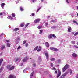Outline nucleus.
Listing matches in <instances>:
<instances>
[{"instance_id":"nucleus-1","label":"nucleus","mask_w":78,"mask_h":78,"mask_svg":"<svg viewBox=\"0 0 78 78\" xmlns=\"http://www.w3.org/2000/svg\"><path fill=\"white\" fill-rule=\"evenodd\" d=\"M14 66L11 67V66L10 65H8L6 66L7 69L10 71L14 69Z\"/></svg>"},{"instance_id":"nucleus-2","label":"nucleus","mask_w":78,"mask_h":78,"mask_svg":"<svg viewBox=\"0 0 78 78\" xmlns=\"http://www.w3.org/2000/svg\"><path fill=\"white\" fill-rule=\"evenodd\" d=\"M69 65L66 64L62 69L63 72H64L66 69L69 68Z\"/></svg>"},{"instance_id":"nucleus-3","label":"nucleus","mask_w":78,"mask_h":78,"mask_svg":"<svg viewBox=\"0 0 78 78\" xmlns=\"http://www.w3.org/2000/svg\"><path fill=\"white\" fill-rule=\"evenodd\" d=\"M21 60L20 58H15L14 59V61L15 62H17V61H18V62H20Z\"/></svg>"},{"instance_id":"nucleus-4","label":"nucleus","mask_w":78,"mask_h":78,"mask_svg":"<svg viewBox=\"0 0 78 78\" xmlns=\"http://www.w3.org/2000/svg\"><path fill=\"white\" fill-rule=\"evenodd\" d=\"M50 50H53L55 51H58V50L55 48H50Z\"/></svg>"},{"instance_id":"nucleus-5","label":"nucleus","mask_w":78,"mask_h":78,"mask_svg":"<svg viewBox=\"0 0 78 78\" xmlns=\"http://www.w3.org/2000/svg\"><path fill=\"white\" fill-rule=\"evenodd\" d=\"M28 57L26 56V57H25L24 58V59H23V62H26V61H27V60H28Z\"/></svg>"},{"instance_id":"nucleus-6","label":"nucleus","mask_w":78,"mask_h":78,"mask_svg":"<svg viewBox=\"0 0 78 78\" xmlns=\"http://www.w3.org/2000/svg\"><path fill=\"white\" fill-rule=\"evenodd\" d=\"M16 78V76H14V75H10L9 76L8 78Z\"/></svg>"},{"instance_id":"nucleus-7","label":"nucleus","mask_w":78,"mask_h":78,"mask_svg":"<svg viewBox=\"0 0 78 78\" xmlns=\"http://www.w3.org/2000/svg\"><path fill=\"white\" fill-rule=\"evenodd\" d=\"M61 75V71H59V70L58 71V74L57 75V78H59V76H60Z\"/></svg>"},{"instance_id":"nucleus-8","label":"nucleus","mask_w":78,"mask_h":78,"mask_svg":"<svg viewBox=\"0 0 78 78\" xmlns=\"http://www.w3.org/2000/svg\"><path fill=\"white\" fill-rule=\"evenodd\" d=\"M39 21H40V19H36L34 21L35 23H37L38 22H39Z\"/></svg>"},{"instance_id":"nucleus-9","label":"nucleus","mask_w":78,"mask_h":78,"mask_svg":"<svg viewBox=\"0 0 78 78\" xmlns=\"http://www.w3.org/2000/svg\"><path fill=\"white\" fill-rule=\"evenodd\" d=\"M68 73H69V72H66L65 73L62 75V76H63V77L65 76H66V75H67Z\"/></svg>"},{"instance_id":"nucleus-10","label":"nucleus","mask_w":78,"mask_h":78,"mask_svg":"<svg viewBox=\"0 0 78 78\" xmlns=\"http://www.w3.org/2000/svg\"><path fill=\"white\" fill-rule=\"evenodd\" d=\"M5 3H2L1 4V6L2 8L3 9V8H4V6H5Z\"/></svg>"},{"instance_id":"nucleus-11","label":"nucleus","mask_w":78,"mask_h":78,"mask_svg":"<svg viewBox=\"0 0 78 78\" xmlns=\"http://www.w3.org/2000/svg\"><path fill=\"white\" fill-rule=\"evenodd\" d=\"M72 56L73 57H77V56H78L75 53L73 54Z\"/></svg>"},{"instance_id":"nucleus-12","label":"nucleus","mask_w":78,"mask_h":78,"mask_svg":"<svg viewBox=\"0 0 78 78\" xmlns=\"http://www.w3.org/2000/svg\"><path fill=\"white\" fill-rule=\"evenodd\" d=\"M45 46L47 47H49V44L48 42H46L45 44Z\"/></svg>"},{"instance_id":"nucleus-13","label":"nucleus","mask_w":78,"mask_h":78,"mask_svg":"<svg viewBox=\"0 0 78 78\" xmlns=\"http://www.w3.org/2000/svg\"><path fill=\"white\" fill-rule=\"evenodd\" d=\"M5 45H2L1 47V50H2L3 49H4V48H5Z\"/></svg>"},{"instance_id":"nucleus-14","label":"nucleus","mask_w":78,"mask_h":78,"mask_svg":"<svg viewBox=\"0 0 78 78\" xmlns=\"http://www.w3.org/2000/svg\"><path fill=\"white\" fill-rule=\"evenodd\" d=\"M45 55L46 56V58L48 59V53H46L45 54Z\"/></svg>"},{"instance_id":"nucleus-15","label":"nucleus","mask_w":78,"mask_h":78,"mask_svg":"<svg viewBox=\"0 0 78 78\" xmlns=\"http://www.w3.org/2000/svg\"><path fill=\"white\" fill-rule=\"evenodd\" d=\"M3 58H1L0 60V66L2 65V62H3Z\"/></svg>"},{"instance_id":"nucleus-16","label":"nucleus","mask_w":78,"mask_h":78,"mask_svg":"<svg viewBox=\"0 0 78 78\" xmlns=\"http://www.w3.org/2000/svg\"><path fill=\"white\" fill-rule=\"evenodd\" d=\"M52 34H51L48 36V37L49 39H50V38H52Z\"/></svg>"},{"instance_id":"nucleus-17","label":"nucleus","mask_w":78,"mask_h":78,"mask_svg":"<svg viewBox=\"0 0 78 78\" xmlns=\"http://www.w3.org/2000/svg\"><path fill=\"white\" fill-rule=\"evenodd\" d=\"M7 18L8 19H10V20H12V17L10 16H8Z\"/></svg>"},{"instance_id":"nucleus-18","label":"nucleus","mask_w":78,"mask_h":78,"mask_svg":"<svg viewBox=\"0 0 78 78\" xmlns=\"http://www.w3.org/2000/svg\"><path fill=\"white\" fill-rule=\"evenodd\" d=\"M12 16L13 17H16V14L15 13H12Z\"/></svg>"},{"instance_id":"nucleus-19","label":"nucleus","mask_w":78,"mask_h":78,"mask_svg":"<svg viewBox=\"0 0 78 78\" xmlns=\"http://www.w3.org/2000/svg\"><path fill=\"white\" fill-rule=\"evenodd\" d=\"M72 28L70 27H69L68 28V32H70V30H71Z\"/></svg>"},{"instance_id":"nucleus-20","label":"nucleus","mask_w":78,"mask_h":78,"mask_svg":"<svg viewBox=\"0 0 78 78\" xmlns=\"http://www.w3.org/2000/svg\"><path fill=\"white\" fill-rule=\"evenodd\" d=\"M7 47H10V46H11V44H9V43H7Z\"/></svg>"},{"instance_id":"nucleus-21","label":"nucleus","mask_w":78,"mask_h":78,"mask_svg":"<svg viewBox=\"0 0 78 78\" xmlns=\"http://www.w3.org/2000/svg\"><path fill=\"white\" fill-rule=\"evenodd\" d=\"M34 72H33L32 73L31 75H30V78H32V77H33V74H34Z\"/></svg>"},{"instance_id":"nucleus-22","label":"nucleus","mask_w":78,"mask_h":78,"mask_svg":"<svg viewBox=\"0 0 78 78\" xmlns=\"http://www.w3.org/2000/svg\"><path fill=\"white\" fill-rule=\"evenodd\" d=\"M78 32H77L74 34V36H76V35H78Z\"/></svg>"},{"instance_id":"nucleus-23","label":"nucleus","mask_w":78,"mask_h":78,"mask_svg":"<svg viewBox=\"0 0 78 78\" xmlns=\"http://www.w3.org/2000/svg\"><path fill=\"white\" fill-rule=\"evenodd\" d=\"M50 60L51 61H55V58H51Z\"/></svg>"},{"instance_id":"nucleus-24","label":"nucleus","mask_w":78,"mask_h":78,"mask_svg":"<svg viewBox=\"0 0 78 78\" xmlns=\"http://www.w3.org/2000/svg\"><path fill=\"white\" fill-rule=\"evenodd\" d=\"M38 48V46H37L34 49V50H35V51L37 50Z\"/></svg>"},{"instance_id":"nucleus-25","label":"nucleus","mask_w":78,"mask_h":78,"mask_svg":"<svg viewBox=\"0 0 78 78\" xmlns=\"http://www.w3.org/2000/svg\"><path fill=\"white\" fill-rule=\"evenodd\" d=\"M19 30V28H16L14 29V31H17Z\"/></svg>"},{"instance_id":"nucleus-26","label":"nucleus","mask_w":78,"mask_h":78,"mask_svg":"<svg viewBox=\"0 0 78 78\" xmlns=\"http://www.w3.org/2000/svg\"><path fill=\"white\" fill-rule=\"evenodd\" d=\"M33 67H36V63H33Z\"/></svg>"},{"instance_id":"nucleus-27","label":"nucleus","mask_w":78,"mask_h":78,"mask_svg":"<svg viewBox=\"0 0 78 78\" xmlns=\"http://www.w3.org/2000/svg\"><path fill=\"white\" fill-rule=\"evenodd\" d=\"M20 10H21V11H23V9L22 7H20Z\"/></svg>"},{"instance_id":"nucleus-28","label":"nucleus","mask_w":78,"mask_h":78,"mask_svg":"<svg viewBox=\"0 0 78 78\" xmlns=\"http://www.w3.org/2000/svg\"><path fill=\"white\" fill-rule=\"evenodd\" d=\"M52 36L53 37H54V38H56V35H55L53 34Z\"/></svg>"},{"instance_id":"nucleus-29","label":"nucleus","mask_w":78,"mask_h":78,"mask_svg":"<svg viewBox=\"0 0 78 78\" xmlns=\"http://www.w3.org/2000/svg\"><path fill=\"white\" fill-rule=\"evenodd\" d=\"M48 25V23H46L45 24V27H47V25Z\"/></svg>"},{"instance_id":"nucleus-30","label":"nucleus","mask_w":78,"mask_h":78,"mask_svg":"<svg viewBox=\"0 0 78 78\" xmlns=\"http://www.w3.org/2000/svg\"><path fill=\"white\" fill-rule=\"evenodd\" d=\"M42 31H43V30H41L40 31V34H41L42 33Z\"/></svg>"},{"instance_id":"nucleus-31","label":"nucleus","mask_w":78,"mask_h":78,"mask_svg":"<svg viewBox=\"0 0 78 78\" xmlns=\"http://www.w3.org/2000/svg\"><path fill=\"white\" fill-rule=\"evenodd\" d=\"M51 28H53V29H54V28H56V27L54 26H52L51 27Z\"/></svg>"},{"instance_id":"nucleus-32","label":"nucleus","mask_w":78,"mask_h":78,"mask_svg":"<svg viewBox=\"0 0 78 78\" xmlns=\"http://www.w3.org/2000/svg\"><path fill=\"white\" fill-rule=\"evenodd\" d=\"M71 43L72 44H75V41H73L71 42Z\"/></svg>"},{"instance_id":"nucleus-33","label":"nucleus","mask_w":78,"mask_h":78,"mask_svg":"<svg viewBox=\"0 0 78 78\" xmlns=\"http://www.w3.org/2000/svg\"><path fill=\"white\" fill-rule=\"evenodd\" d=\"M73 23H76L77 24V25H78V23H77V22L75 21H73Z\"/></svg>"},{"instance_id":"nucleus-34","label":"nucleus","mask_w":78,"mask_h":78,"mask_svg":"<svg viewBox=\"0 0 78 78\" xmlns=\"http://www.w3.org/2000/svg\"><path fill=\"white\" fill-rule=\"evenodd\" d=\"M52 70H56V68H52L51 69Z\"/></svg>"},{"instance_id":"nucleus-35","label":"nucleus","mask_w":78,"mask_h":78,"mask_svg":"<svg viewBox=\"0 0 78 78\" xmlns=\"http://www.w3.org/2000/svg\"><path fill=\"white\" fill-rule=\"evenodd\" d=\"M27 69H28V68H27L26 69H25L23 70V72H24V73H25V72H26V70H27Z\"/></svg>"},{"instance_id":"nucleus-36","label":"nucleus","mask_w":78,"mask_h":78,"mask_svg":"<svg viewBox=\"0 0 78 78\" xmlns=\"http://www.w3.org/2000/svg\"><path fill=\"white\" fill-rule=\"evenodd\" d=\"M40 9H41V8H38V9H37V12H39V10H40Z\"/></svg>"},{"instance_id":"nucleus-37","label":"nucleus","mask_w":78,"mask_h":78,"mask_svg":"<svg viewBox=\"0 0 78 78\" xmlns=\"http://www.w3.org/2000/svg\"><path fill=\"white\" fill-rule=\"evenodd\" d=\"M26 42H27V41L25 40H24L23 42V44H25L26 43Z\"/></svg>"},{"instance_id":"nucleus-38","label":"nucleus","mask_w":78,"mask_h":78,"mask_svg":"<svg viewBox=\"0 0 78 78\" xmlns=\"http://www.w3.org/2000/svg\"><path fill=\"white\" fill-rule=\"evenodd\" d=\"M30 24V23H28L26 25V27H28V25Z\"/></svg>"},{"instance_id":"nucleus-39","label":"nucleus","mask_w":78,"mask_h":78,"mask_svg":"<svg viewBox=\"0 0 78 78\" xmlns=\"http://www.w3.org/2000/svg\"><path fill=\"white\" fill-rule=\"evenodd\" d=\"M39 49H40V50H42V47H41V46H39Z\"/></svg>"},{"instance_id":"nucleus-40","label":"nucleus","mask_w":78,"mask_h":78,"mask_svg":"<svg viewBox=\"0 0 78 78\" xmlns=\"http://www.w3.org/2000/svg\"><path fill=\"white\" fill-rule=\"evenodd\" d=\"M24 26V25H23V24H21L20 26L21 27H23Z\"/></svg>"},{"instance_id":"nucleus-41","label":"nucleus","mask_w":78,"mask_h":78,"mask_svg":"<svg viewBox=\"0 0 78 78\" xmlns=\"http://www.w3.org/2000/svg\"><path fill=\"white\" fill-rule=\"evenodd\" d=\"M36 0H32V1L33 2V3H34L35 2H36Z\"/></svg>"},{"instance_id":"nucleus-42","label":"nucleus","mask_w":78,"mask_h":78,"mask_svg":"<svg viewBox=\"0 0 78 78\" xmlns=\"http://www.w3.org/2000/svg\"><path fill=\"white\" fill-rule=\"evenodd\" d=\"M74 47H75V48H78V47H77V46L74 45Z\"/></svg>"},{"instance_id":"nucleus-43","label":"nucleus","mask_w":78,"mask_h":78,"mask_svg":"<svg viewBox=\"0 0 78 78\" xmlns=\"http://www.w3.org/2000/svg\"><path fill=\"white\" fill-rule=\"evenodd\" d=\"M53 64L52 63H51V67H53Z\"/></svg>"},{"instance_id":"nucleus-44","label":"nucleus","mask_w":78,"mask_h":78,"mask_svg":"<svg viewBox=\"0 0 78 78\" xmlns=\"http://www.w3.org/2000/svg\"><path fill=\"white\" fill-rule=\"evenodd\" d=\"M41 28H42V27H41V26H38V29H40Z\"/></svg>"},{"instance_id":"nucleus-45","label":"nucleus","mask_w":78,"mask_h":78,"mask_svg":"<svg viewBox=\"0 0 78 78\" xmlns=\"http://www.w3.org/2000/svg\"><path fill=\"white\" fill-rule=\"evenodd\" d=\"M20 48H21V47H20V46H19L17 48V50H19V49H20Z\"/></svg>"},{"instance_id":"nucleus-46","label":"nucleus","mask_w":78,"mask_h":78,"mask_svg":"<svg viewBox=\"0 0 78 78\" xmlns=\"http://www.w3.org/2000/svg\"><path fill=\"white\" fill-rule=\"evenodd\" d=\"M28 43H26V47H28Z\"/></svg>"},{"instance_id":"nucleus-47","label":"nucleus","mask_w":78,"mask_h":78,"mask_svg":"<svg viewBox=\"0 0 78 78\" xmlns=\"http://www.w3.org/2000/svg\"><path fill=\"white\" fill-rule=\"evenodd\" d=\"M39 59L41 61V57H39Z\"/></svg>"},{"instance_id":"nucleus-48","label":"nucleus","mask_w":78,"mask_h":78,"mask_svg":"<svg viewBox=\"0 0 78 78\" xmlns=\"http://www.w3.org/2000/svg\"><path fill=\"white\" fill-rule=\"evenodd\" d=\"M6 42H9V40H6Z\"/></svg>"},{"instance_id":"nucleus-49","label":"nucleus","mask_w":78,"mask_h":78,"mask_svg":"<svg viewBox=\"0 0 78 78\" xmlns=\"http://www.w3.org/2000/svg\"><path fill=\"white\" fill-rule=\"evenodd\" d=\"M41 49H38L37 50V51H38V52L40 51H41Z\"/></svg>"},{"instance_id":"nucleus-50","label":"nucleus","mask_w":78,"mask_h":78,"mask_svg":"<svg viewBox=\"0 0 78 78\" xmlns=\"http://www.w3.org/2000/svg\"><path fill=\"white\" fill-rule=\"evenodd\" d=\"M34 13H32V16H34Z\"/></svg>"},{"instance_id":"nucleus-51","label":"nucleus","mask_w":78,"mask_h":78,"mask_svg":"<svg viewBox=\"0 0 78 78\" xmlns=\"http://www.w3.org/2000/svg\"><path fill=\"white\" fill-rule=\"evenodd\" d=\"M20 66H23V63H22L20 64Z\"/></svg>"},{"instance_id":"nucleus-52","label":"nucleus","mask_w":78,"mask_h":78,"mask_svg":"<svg viewBox=\"0 0 78 78\" xmlns=\"http://www.w3.org/2000/svg\"><path fill=\"white\" fill-rule=\"evenodd\" d=\"M66 2L67 3H69V1H68V0H66Z\"/></svg>"},{"instance_id":"nucleus-53","label":"nucleus","mask_w":78,"mask_h":78,"mask_svg":"<svg viewBox=\"0 0 78 78\" xmlns=\"http://www.w3.org/2000/svg\"><path fill=\"white\" fill-rule=\"evenodd\" d=\"M58 73V72H57V71H55V73Z\"/></svg>"},{"instance_id":"nucleus-54","label":"nucleus","mask_w":78,"mask_h":78,"mask_svg":"<svg viewBox=\"0 0 78 78\" xmlns=\"http://www.w3.org/2000/svg\"><path fill=\"white\" fill-rule=\"evenodd\" d=\"M2 70H3L2 69H0V72H2Z\"/></svg>"},{"instance_id":"nucleus-55","label":"nucleus","mask_w":78,"mask_h":78,"mask_svg":"<svg viewBox=\"0 0 78 78\" xmlns=\"http://www.w3.org/2000/svg\"><path fill=\"white\" fill-rule=\"evenodd\" d=\"M2 15H3V13H0V16H2Z\"/></svg>"},{"instance_id":"nucleus-56","label":"nucleus","mask_w":78,"mask_h":78,"mask_svg":"<svg viewBox=\"0 0 78 78\" xmlns=\"http://www.w3.org/2000/svg\"><path fill=\"white\" fill-rule=\"evenodd\" d=\"M4 34H3V33H2L1 34V35L2 36H3V35H4Z\"/></svg>"},{"instance_id":"nucleus-57","label":"nucleus","mask_w":78,"mask_h":78,"mask_svg":"<svg viewBox=\"0 0 78 78\" xmlns=\"http://www.w3.org/2000/svg\"><path fill=\"white\" fill-rule=\"evenodd\" d=\"M72 70H71L70 73V74H72Z\"/></svg>"},{"instance_id":"nucleus-58","label":"nucleus","mask_w":78,"mask_h":78,"mask_svg":"<svg viewBox=\"0 0 78 78\" xmlns=\"http://www.w3.org/2000/svg\"><path fill=\"white\" fill-rule=\"evenodd\" d=\"M74 33H75V32H73L72 33V34H74Z\"/></svg>"},{"instance_id":"nucleus-59","label":"nucleus","mask_w":78,"mask_h":78,"mask_svg":"<svg viewBox=\"0 0 78 78\" xmlns=\"http://www.w3.org/2000/svg\"><path fill=\"white\" fill-rule=\"evenodd\" d=\"M50 16H48V19H49V18H50Z\"/></svg>"},{"instance_id":"nucleus-60","label":"nucleus","mask_w":78,"mask_h":78,"mask_svg":"<svg viewBox=\"0 0 78 78\" xmlns=\"http://www.w3.org/2000/svg\"><path fill=\"white\" fill-rule=\"evenodd\" d=\"M49 76H50V77H51V75H49Z\"/></svg>"},{"instance_id":"nucleus-61","label":"nucleus","mask_w":78,"mask_h":78,"mask_svg":"<svg viewBox=\"0 0 78 78\" xmlns=\"http://www.w3.org/2000/svg\"><path fill=\"white\" fill-rule=\"evenodd\" d=\"M2 54H3V53H1V54H0V55H2Z\"/></svg>"},{"instance_id":"nucleus-62","label":"nucleus","mask_w":78,"mask_h":78,"mask_svg":"<svg viewBox=\"0 0 78 78\" xmlns=\"http://www.w3.org/2000/svg\"><path fill=\"white\" fill-rule=\"evenodd\" d=\"M41 1L42 2H43V0H41Z\"/></svg>"},{"instance_id":"nucleus-63","label":"nucleus","mask_w":78,"mask_h":78,"mask_svg":"<svg viewBox=\"0 0 78 78\" xmlns=\"http://www.w3.org/2000/svg\"><path fill=\"white\" fill-rule=\"evenodd\" d=\"M77 16H78V13H77Z\"/></svg>"},{"instance_id":"nucleus-64","label":"nucleus","mask_w":78,"mask_h":78,"mask_svg":"<svg viewBox=\"0 0 78 78\" xmlns=\"http://www.w3.org/2000/svg\"><path fill=\"white\" fill-rule=\"evenodd\" d=\"M77 45H78V42L77 43Z\"/></svg>"}]
</instances>
